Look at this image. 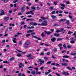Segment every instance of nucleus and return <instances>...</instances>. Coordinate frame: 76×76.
Instances as JSON below:
<instances>
[{
  "label": "nucleus",
  "instance_id": "obj_41",
  "mask_svg": "<svg viewBox=\"0 0 76 76\" xmlns=\"http://www.w3.org/2000/svg\"><path fill=\"white\" fill-rule=\"evenodd\" d=\"M42 37H44L45 36V35H44V33H42L41 34Z\"/></svg>",
  "mask_w": 76,
  "mask_h": 76
},
{
  "label": "nucleus",
  "instance_id": "obj_38",
  "mask_svg": "<svg viewBox=\"0 0 76 76\" xmlns=\"http://www.w3.org/2000/svg\"><path fill=\"white\" fill-rule=\"evenodd\" d=\"M63 29L62 28H61L59 30V31L60 32H63Z\"/></svg>",
  "mask_w": 76,
  "mask_h": 76
},
{
  "label": "nucleus",
  "instance_id": "obj_8",
  "mask_svg": "<svg viewBox=\"0 0 76 76\" xmlns=\"http://www.w3.org/2000/svg\"><path fill=\"white\" fill-rule=\"evenodd\" d=\"M44 32H45V33L46 34H47L48 35V34H50L51 33V32L50 31H45Z\"/></svg>",
  "mask_w": 76,
  "mask_h": 76
},
{
  "label": "nucleus",
  "instance_id": "obj_32",
  "mask_svg": "<svg viewBox=\"0 0 76 76\" xmlns=\"http://www.w3.org/2000/svg\"><path fill=\"white\" fill-rule=\"evenodd\" d=\"M41 18H42V19H43V20H45V19H46L47 18H45L44 17H41Z\"/></svg>",
  "mask_w": 76,
  "mask_h": 76
},
{
  "label": "nucleus",
  "instance_id": "obj_51",
  "mask_svg": "<svg viewBox=\"0 0 76 76\" xmlns=\"http://www.w3.org/2000/svg\"><path fill=\"white\" fill-rule=\"evenodd\" d=\"M72 33H73V32H71L70 31L68 32L69 34H72Z\"/></svg>",
  "mask_w": 76,
  "mask_h": 76
},
{
  "label": "nucleus",
  "instance_id": "obj_27",
  "mask_svg": "<svg viewBox=\"0 0 76 76\" xmlns=\"http://www.w3.org/2000/svg\"><path fill=\"white\" fill-rule=\"evenodd\" d=\"M67 69H69V70H72V69L70 68L68 66L66 67Z\"/></svg>",
  "mask_w": 76,
  "mask_h": 76
},
{
  "label": "nucleus",
  "instance_id": "obj_64",
  "mask_svg": "<svg viewBox=\"0 0 76 76\" xmlns=\"http://www.w3.org/2000/svg\"><path fill=\"white\" fill-rule=\"evenodd\" d=\"M22 75V74L21 73H19L18 74V76H20Z\"/></svg>",
  "mask_w": 76,
  "mask_h": 76
},
{
  "label": "nucleus",
  "instance_id": "obj_54",
  "mask_svg": "<svg viewBox=\"0 0 76 76\" xmlns=\"http://www.w3.org/2000/svg\"><path fill=\"white\" fill-rule=\"evenodd\" d=\"M6 68H4V70L5 71V72H6V70H7V69H6Z\"/></svg>",
  "mask_w": 76,
  "mask_h": 76
},
{
  "label": "nucleus",
  "instance_id": "obj_56",
  "mask_svg": "<svg viewBox=\"0 0 76 76\" xmlns=\"http://www.w3.org/2000/svg\"><path fill=\"white\" fill-rule=\"evenodd\" d=\"M17 56L18 57H20V56H22V55H19V54H17Z\"/></svg>",
  "mask_w": 76,
  "mask_h": 76
},
{
  "label": "nucleus",
  "instance_id": "obj_29",
  "mask_svg": "<svg viewBox=\"0 0 76 76\" xmlns=\"http://www.w3.org/2000/svg\"><path fill=\"white\" fill-rule=\"evenodd\" d=\"M63 12V11H61V10H59L58 11V13H62Z\"/></svg>",
  "mask_w": 76,
  "mask_h": 76
},
{
  "label": "nucleus",
  "instance_id": "obj_3",
  "mask_svg": "<svg viewBox=\"0 0 76 76\" xmlns=\"http://www.w3.org/2000/svg\"><path fill=\"white\" fill-rule=\"evenodd\" d=\"M39 62H40L41 63H40V64H42V63H44V62H45V61H44L40 59H39L38 60Z\"/></svg>",
  "mask_w": 76,
  "mask_h": 76
},
{
  "label": "nucleus",
  "instance_id": "obj_39",
  "mask_svg": "<svg viewBox=\"0 0 76 76\" xmlns=\"http://www.w3.org/2000/svg\"><path fill=\"white\" fill-rule=\"evenodd\" d=\"M58 47H61V46H62V44H58Z\"/></svg>",
  "mask_w": 76,
  "mask_h": 76
},
{
  "label": "nucleus",
  "instance_id": "obj_2",
  "mask_svg": "<svg viewBox=\"0 0 76 76\" xmlns=\"http://www.w3.org/2000/svg\"><path fill=\"white\" fill-rule=\"evenodd\" d=\"M31 26L32 25V26H37V23H31L29 24Z\"/></svg>",
  "mask_w": 76,
  "mask_h": 76
},
{
  "label": "nucleus",
  "instance_id": "obj_40",
  "mask_svg": "<svg viewBox=\"0 0 76 76\" xmlns=\"http://www.w3.org/2000/svg\"><path fill=\"white\" fill-rule=\"evenodd\" d=\"M50 73V72H46L45 73V75H48V74H49Z\"/></svg>",
  "mask_w": 76,
  "mask_h": 76
},
{
  "label": "nucleus",
  "instance_id": "obj_43",
  "mask_svg": "<svg viewBox=\"0 0 76 76\" xmlns=\"http://www.w3.org/2000/svg\"><path fill=\"white\" fill-rule=\"evenodd\" d=\"M42 21V20L41 19H39V22L41 23V22Z\"/></svg>",
  "mask_w": 76,
  "mask_h": 76
},
{
  "label": "nucleus",
  "instance_id": "obj_5",
  "mask_svg": "<svg viewBox=\"0 0 76 76\" xmlns=\"http://www.w3.org/2000/svg\"><path fill=\"white\" fill-rule=\"evenodd\" d=\"M4 11L3 10H2L1 11L0 16H2V15H4Z\"/></svg>",
  "mask_w": 76,
  "mask_h": 76
},
{
  "label": "nucleus",
  "instance_id": "obj_18",
  "mask_svg": "<svg viewBox=\"0 0 76 76\" xmlns=\"http://www.w3.org/2000/svg\"><path fill=\"white\" fill-rule=\"evenodd\" d=\"M36 74L41 75V72H39L38 71H36Z\"/></svg>",
  "mask_w": 76,
  "mask_h": 76
},
{
  "label": "nucleus",
  "instance_id": "obj_21",
  "mask_svg": "<svg viewBox=\"0 0 76 76\" xmlns=\"http://www.w3.org/2000/svg\"><path fill=\"white\" fill-rule=\"evenodd\" d=\"M60 6H62V7H64L66 6V5H64L62 4H60Z\"/></svg>",
  "mask_w": 76,
  "mask_h": 76
},
{
  "label": "nucleus",
  "instance_id": "obj_26",
  "mask_svg": "<svg viewBox=\"0 0 76 76\" xmlns=\"http://www.w3.org/2000/svg\"><path fill=\"white\" fill-rule=\"evenodd\" d=\"M53 26H59V25L57 24H55Z\"/></svg>",
  "mask_w": 76,
  "mask_h": 76
},
{
  "label": "nucleus",
  "instance_id": "obj_4",
  "mask_svg": "<svg viewBox=\"0 0 76 76\" xmlns=\"http://www.w3.org/2000/svg\"><path fill=\"white\" fill-rule=\"evenodd\" d=\"M32 37H33V38H36V39H37L38 40H39V41H40L41 40V39H40L37 37L36 36H31Z\"/></svg>",
  "mask_w": 76,
  "mask_h": 76
},
{
  "label": "nucleus",
  "instance_id": "obj_61",
  "mask_svg": "<svg viewBox=\"0 0 76 76\" xmlns=\"http://www.w3.org/2000/svg\"><path fill=\"white\" fill-rule=\"evenodd\" d=\"M8 1V0H4V2L7 3Z\"/></svg>",
  "mask_w": 76,
  "mask_h": 76
},
{
  "label": "nucleus",
  "instance_id": "obj_50",
  "mask_svg": "<svg viewBox=\"0 0 76 76\" xmlns=\"http://www.w3.org/2000/svg\"><path fill=\"white\" fill-rule=\"evenodd\" d=\"M55 65L56 66H60V64H56Z\"/></svg>",
  "mask_w": 76,
  "mask_h": 76
},
{
  "label": "nucleus",
  "instance_id": "obj_22",
  "mask_svg": "<svg viewBox=\"0 0 76 76\" xmlns=\"http://www.w3.org/2000/svg\"><path fill=\"white\" fill-rule=\"evenodd\" d=\"M31 9H33V10H35V9H36V8L34 7H31Z\"/></svg>",
  "mask_w": 76,
  "mask_h": 76
},
{
  "label": "nucleus",
  "instance_id": "obj_30",
  "mask_svg": "<svg viewBox=\"0 0 76 76\" xmlns=\"http://www.w3.org/2000/svg\"><path fill=\"white\" fill-rule=\"evenodd\" d=\"M3 63H8L9 62H8L7 61H3Z\"/></svg>",
  "mask_w": 76,
  "mask_h": 76
},
{
  "label": "nucleus",
  "instance_id": "obj_60",
  "mask_svg": "<svg viewBox=\"0 0 76 76\" xmlns=\"http://www.w3.org/2000/svg\"><path fill=\"white\" fill-rule=\"evenodd\" d=\"M18 44L19 45H21V44H22V42H19Z\"/></svg>",
  "mask_w": 76,
  "mask_h": 76
},
{
  "label": "nucleus",
  "instance_id": "obj_13",
  "mask_svg": "<svg viewBox=\"0 0 76 76\" xmlns=\"http://www.w3.org/2000/svg\"><path fill=\"white\" fill-rule=\"evenodd\" d=\"M63 74H64L65 75H69V73L64 72H63Z\"/></svg>",
  "mask_w": 76,
  "mask_h": 76
},
{
  "label": "nucleus",
  "instance_id": "obj_57",
  "mask_svg": "<svg viewBox=\"0 0 76 76\" xmlns=\"http://www.w3.org/2000/svg\"><path fill=\"white\" fill-rule=\"evenodd\" d=\"M34 69H35L37 71H38V68H34Z\"/></svg>",
  "mask_w": 76,
  "mask_h": 76
},
{
  "label": "nucleus",
  "instance_id": "obj_17",
  "mask_svg": "<svg viewBox=\"0 0 76 76\" xmlns=\"http://www.w3.org/2000/svg\"><path fill=\"white\" fill-rule=\"evenodd\" d=\"M66 19H61L60 20H61V21H62V22H66Z\"/></svg>",
  "mask_w": 76,
  "mask_h": 76
},
{
  "label": "nucleus",
  "instance_id": "obj_9",
  "mask_svg": "<svg viewBox=\"0 0 76 76\" xmlns=\"http://www.w3.org/2000/svg\"><path fill=\"white\" fill-rule=\"evenodd\" d=\"M33 11H31L29 12V14H31L32 15H34V13L33 12Z\"/></svg>",
  "mask_w": 76,
  "mask_h": 76
},
{
  "label": "nucleus",
  "instance_id": "obj_1",
  "mask_svg": "<svg viewBox=\"0 0 76 76\" xmlns=\"http://www.w3.org/2000/svg\"><path fill=\"white\" fill-rule=\"evenodd\" d=\"M47 21H44L42 22V25H43V26H46L47 24Z\"/></svg>",
  "mask_w": 76,
  "mask_h": 76
},
{
  "label": "nucleus",
  "instance_id": "obj_11",
  "mask_svg": "<svg viewBox=\"0 0 76 76\" xmlns=\"http://www.w3.org/2000/svg\"><path fill=\"white\" fill-rule=\"evenodd\" d=\"M70 55L71 56H76V53H73V52H72L70 53Z\"/></svg>",
  "mask_w": 76,
  "mask_h": 76
},
{
  "label": "nucleus",
  "instance_id": "obj_59",
  "mask_svg": "<svg viewBox=\"0 0 76 76\" xmlns=\"http://www.w3.org/2000/svg\"><path fill=\"white\" fill-rule=\"evenodd\" d=\"M7 31H8L7 30H6L5 31V34H7Z\"/></svg>",
  "mask_w": 76,
  "mask_h": 76
},
{
  "label": "nucleus",
  "instance_id": "obj_10",
  "mask_svg": "<svg viewBox=\"0 0 76 76\" xmlns=\"http://www.w3.org/2000/svg\"><path fill=\"white\" fill-rule=\"evenodd\" d=\"M61 64L63 66H67V64L66 63H61Z\"/></svg>",
  "mask_w": 76,
  "mask_h": 76
},
{
  "label": "nucleus",
  "instance_id": "obj_7",
  "mask_svg": "<svg viewBox=\"0 0 76 76\" xmlns=\"http://www.w3.org/2000/svg\"><path fill=\"white\" fill-rule=\"evenodd\" d=\"M9 17H5L4 18V20H5V21H7L9 20Z\"/></svg>",
  "mask_w": 76,
  "mask_h": 76
},
{
  "label": "nucleus",
  "instance_id": "obj_25",
  "mask_svg": "<svg viewBox=\"0 0 76 76\" xmlns=\"http://www.w3.org/2000/svg\"><path fill=\"white\" fill-rule=\"evenodd\" d=\"M54 35L56 36V37H58L59 36V34L56 33Z\"/></svg>",
  "mask_w": 76,
  "mask_h": 76
},
{
  "label": "nucleus",
  "instance_id": "obj_45",
  "mask_svg": "<svg viewBox=\"0 0 76 76\" xmlns=\"http://www.w3.org/2000/svg\"><path fill=\"white\" fill-rule=\"evenodd\" d=\"M52 58H56V57H55L53 55H52Z\"/></svg>",
  "mask_w": 76,
  "mask_h": 76
},
{
  "label": "nucleus",
  "instance_id": "obj_14",
  "mask_svg": "<svg viewBox=\"0 0 76 76\" xmlns=\"http://www.w3.org/2000/svg\"><path fill=\"white\" fill-rule=\"evenodd\" d=\"M56 38H55V37H54L51 40L52 42H54V41H56Z\"/></svg>",
  "mask_w": 76,
  "mask_h": 76
},
{
  "label": "nucleus",
  "instance_id": "obj_52",
  "mask_svg": "<svg viewBox=\"0 0 76 76\" xmlns=\"http://www.w3.org/2000/svg\"><path fill=\"white\" fill-rule=\"evenodd\" d=\"M6 47L7 48H10V45H7Z\"/></svg>",
  "mask_w": 76,
  "mask_h": 76
},
{
  "label": "nucleus",
  "instance_id": "obj_20",
  "mask_svg": "<svg viewBox=\"0 0 76 76\" xmlns=\"http://www.w3.org/2000/svg\"><path fill=\"white\" fill-rule=\"evenodd\" d=\"M70 42L71 44H74L75 42V41L74 40H72L70 41Z\"/></svg>",
  "mask_w": 76,
  "mask_h": 76
},
{
  "label": "nucleus",
  "instance_id": "obj_42",
  "mask_svg": "<svg viewBox=\"0 0 76 76\" xmlns=\"http://www.w3.org/2000/svg\"><path fill=\"white\" fill-rule=\"evenodd\" d=\"M41 70H43L44 69V66H42V67H41L40 68Z\"/></svg>",
  "mask_w": 76,
  "mask_h": 76
},
{
  "label": "nucleus",
  "instance_id": "obj_16",
  "mask_svg": "<svg viewBox=\"0 0 76 76\" xmlns=\"http://www.w3.org/2000/svg\"><path fill=\"white\" fill-rule=\"evenodd\" d=\"M31 54H29V60L32 59V57H31Z\"/></svg>",
  "mask_w": 76,
  "mask_h": 76
},
{
  "label": "nucleus",
  "instance_id": "obj_12",
  "mask_svg": "<svg viewBox=\"0 0 76 76\" xmlns=\"http://www.w3.org/2000/svg\"><path fill=\"white\" fill-rule=\"evenodd\" d=\"M31 74L32 75H35V73H36V72L35 71H33L32 72H31Z\"/></svg>",
  "mask_w": 76,
  "mask_h": 76
},
{
  "label": "nucleus",
  "instance_id": "obj_58",
  "mask_svg": "<svg viewBox=\"0 0 76 76\" xmlns=\"http://www.w3.org/2000/svg\"><path fill=\"white\" fill-rule=\"evenodd\" d=\"M71 69L72 70V69L75 70V68L74 67H72Z\"/></svg>",
  "mask_w": 76,
  "mask_h": 76
},
{
  "label": "nucleus",
  "instance_id": "obj_23",
  "mask_svg": "<svg viewBox=\"0 0 76 76\" xmlns=\"http://www.w3.org/2000/svg\"><path fill=\"white\" fill-rule=\"evenodd\" d=\"M14 58H15L14 57L11 58L10 59V61H12V60H13V59H14Z\"/></svg>",
  "mask_w": 76,
  "mask_h": 76
},
{
  "label": "nucleus",
  "instance_id": "obj_36",
  "mask_svg": "<svg viewBox=\"0 0 76 76\" xmlns=\"http://www.w3.org/2000/svg\"><path fill=\"white\" fill-rule=\"evenodd\" d=\"M34 31V30H29V32H32Z\"/></svg>",
  "mask_w": 76,
  "mask_h": 76
},
{
  "label": "nucleus",
  "instance_id": "obj_62",
  "mask_svg": "<svg viewBox=\"0 0 76 76\" xmlns=\"http://www.w3.org/2000/svg\"><path fill=\"white\" fill-rule=\"evenodd\" d=\"M47 55H50V53L49 52H47Z\"/></svg>",
  "mask_w": 76,
  "mask_h": 76
},
{
  "label": "nucleus",
  "instance_id": "obj_37",
  "mask_svg": "<svg viewBox=\"0 0 76 76\" xmlns=\"http://www.w3.org/2000/svg\"><path fill=\"white\" fill-rule=\"evenodd\" d=\"M44 58H45V60H48V57H44Z\"/></svg>",
  "mask_w": 76,
  "mask_h": 76
},
{
  "label": "nucleus",
  "instance_id": "obj_49",
  "mask_svg": "<svg viewBox=\"0 0 76 76\" xmlns=\"http://www.w3.org/2000/svg\"><path fill=\"white\" fill-rule=\"evenodd\" d=\"M55 13H56V12L55 11H53L52 12V14H55Z\"/></svg>",
  "mask_w": 76,
  "mask_h": 76
},
{
  "label": "nucleus",
  "instance_id": "obj_6",
  "mask_svg": "<svg viewBox=\"0 0 76 76\" xmlns=\"http://www.w3.org/2000/svg\"><path fill=\"white\" fill-rule=\"evenodd\" d=\"M18 66L20 68H22V66L23 67L24 66V65H23L22 63H20V65H19Z\"/></svg>",
  "mask_w": 76,
  "mask_h": 76
},
{
  "label": "nucleus",
  "instance_id": "obj_34",
  "mask_svg": "<svg viewBox=\"0 0 76 76\" xmlns=\"http://www.w3.org/2000/svg\"><path fill=\"white\" fill-rule=\"evenodd\" d=\"M71 47H72V46L68 45L67 46V48H70Z\"/></svg>",
  "mask_w": 76,
  "mask_h": 76
},
{
  "label": "nucleus",
  "instance_id": "obj_15",
  "mask_svg": "<svg viewBox=\"0 0 76 76\" xmlns=\"http://www.w3.org/2000/svg\"><path fill=\"white\" fill-rule=\"evenodd\" d=\"M63 57L64 58H69V56H63Z\"/></svg>",
  "mask_w": 76,
  "mask_h": 76
},
{
  "label": "nucleus",
  "instance_id": "obj_19",
  "mask_svg": "<svg viewBox=\"0 0 76 76\" xmlns=\"http://www.w3.org/2000/svg\"><path fill=\"white\" fill-rule=\"evenodd\" d=\"M51 17L52 19H56V16L54 15H52Z\"/></svg>",
  "mask_w": 76,
  "mask_h": 76
},
{
  "label": "nucleus",
  "instance_id": "obj_46",
  "mask_svg": "<svg viewBox=\"0 0 76 76\" xmlns=\"http://www.w3.org/2000/svg\"><path fill=\"white\" fill-rule=\"evenodd\" d=\"M10 6L11 7H13V5H12V4H10Z\"/></svg>",
  "mask_w": 76,
  "mask_h": 76
},
{
  "label": "nucleus",
  "instance_id": "obj_55",
  "mask_svg": "<svg viewBox=\"0 0 76 76\" xmlns=\"http://www.w3.org/2000/svg\"><path fill=\"white\" fill-rule=\"evenodd\" d=\"M53 7H50V9L52 10V9H53Z\"/></svg>",
  "mask_w": 76,
  "mask_h": 76
},
{
  "label": "nucleus",
  "instance_id": "obj_35",
  "mask_svg": "<svg viewBox=\"0 0 76 76\" xmlns=\"http://www.w3.org/2000/svg\"><path fill=\"white\" fill-rule=\"evenodd\" d=\"M66 23L67 24H69L70 23V21L69 20H67L66 21Z\"/></svg>",
  "mask_w": 76,
  "mask_h": 76
},
{
  "label": "nucleus",
  "instance_id": "obj_47",
  "mask_svg": "<svg viewBox=\"0 0 76 76\" xmlns=\"http://www.w3.org/2000/svg\"><path fill=\"white\" fill-rule=\"evenodd\" d=\"M60 32V30H57L56 31V32L57 33H58V32Z\"/></svg>",
  "mask_w": 76,
  "mask_h": 76
},
{
  "label": "nucleus",
  "instance_id": "obj_48",
  "mask_svg": "<svg viewBox=\"0 0 76 76\" xmlns=\"http://www.w3.org/2000/svg\"><path fill=\"white\" fill-rule=\"evenodd\" d=\"M53 50L54 51H57V49L56 48H55L53 49Z\"/></svg>",
  "mask_w": 76,
  "mask_h": 76
},
{
  "label": "nucleus",
  "instance_id": "obj_33",
  "mask_svg": "<svg viewBox=\"0 0 76 76\" xmlns=\"http://www.w3.org/2000/svg\"><path fill=\"white\" fill-rule=\"evenodd\" d=\"M18 0H16L14 1H13V2H14V3H16V2H18Z\"/></svg>",
  "mask_w": 76,
  "mask_h": 76
},
{
  "label": "nucleus",
  "instance_id": "obj_28",
  "mask_svg": "<svg viewBox=\"0 0 76 76\" xmlns=\"http://www.w3.org/2000/svg\"><path fill=\"white\" fill-rule=\"evenodd\" d=\"M26 45H29V41H27L25 43Z\"/></svg>",
  "mask_w": 76,
  "mask_h": 76
},
{
  "label": "nucleus",
  "instance_id": "obj_63",
  "mask_svg": "<svg viewBox=\"0 0 76 76\" xmlns=\"http://www.w3.org/2000/svg\"><path fill=\"white\" fill-rule=\"evenodd\" d=\"M51 63V61H49L47 63V64H50Z\"/></svg>",
  "mask_w": 76,
  "mask_h": 76
},
{
  "label": "nucleus",
  "instance_id": "obj_44",
  "mask_svg": "<svg viewBox=\"0 0 76 76\" xmlns=\"http://www.w3.org/2000/svg\"><path fill=\"white\" fill-rule=\"evenodd\" d=\"M23 24H24V22L23 21L21 23L20 26H21V25H23Z\"/></svg>",
  "mask_w": 76,
  "mask_h": 76
},
{
  "label": "nucleus",
  "instance_id": "obj_31",
  "mask_svg": "<svg viewBox=\"0 0 76 76\" xmlns=\"http://www.w3.org/2000/svg\"><path fill=\"white\" fill-rule=\"evenodd\" d=\"M63 47H64L65 49L67 48V47H66V45L64 44L63 45Z\"/></svg>",
  "mask_w": 76,
  "mask_h": 76
},
{
  "label": "nucleus",
  "instance_id": "obj_53",
  "mask_svg": "<svg viewBox=\"0 0 76 76\" xmlns=\"http://www.w3.org/2000/svg\"><path fill=\"white\" fill-rule=\"evenodd\" d=\"M24 9H25V7H22L21 10H24Z\"/></svg>",
  "mask_w": 76,
  "mask_h": 76
},
{
  "label": "nucleus",
  "instance_id": "obj_24",
  "mask_svg": "<svg viewBox=\"0 0 76 76\" xmlns=\"http://www.w3.org/2000/svg\"><path fill=\"white\" fill-rule=\"evenodd\" d=\"M35 27L34 26H32L29 27V29H34Z\"/></svg>",
  "mask_w": 76,
  "mask_h": 76
}]
</instances>
